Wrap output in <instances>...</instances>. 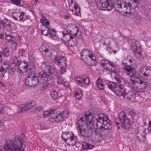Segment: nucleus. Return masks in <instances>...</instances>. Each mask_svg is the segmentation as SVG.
<instances>
[{
  "instance_id": "nucleus-1",
  "label": "nucleus",
  "mask_w": 151,
  "mask_h": 151,
  "mask_svg": "<svg viewBox=\"0 0 151 151\" xmlns=\"http://www.w3.org/2000/svg\"><path fill=\"white\" fill-rule=\"evenodd\" d=\"M45 69V72H43L42 74H40L37 75H34L31 76L33 86H35L38 83H40L43 84L42 87L44 88H46L50 84L51 77H57V72L54 67L46 64Z\"/></svg>"
},
{
  "instance_id": "nucleus-2",
  "label": "nucleus",
  "mask_w": 151,
  "mask_h": 151,
  "mask_svg": "<svg viewBox=\"0 0 151 151\" xmlns=\"http://www.w3.org/2000/svg\"><path fill=\"white\" fill-rule=\"evenodd\" d=\"M26 148L24 141L16 136L11 141H6L4 146L1 147L0 151H25Z\"/></svg>"
},
{
  "instance_id": "nucleus-3",
  "label": "nucleus",
  "mask_w": 151,
  "mask_h": 151,
  "mask_svg": "<svg viewBox=\"0 0 151 151\" xmlns=\"http://www.w3.org/2000/svg\"><path fill=\"white\" fill-rule=\"evenodd\" d=\"M68 113L67 111H62L59 113L55 111L54 109H51L49 111H46L43 113L44 117L49 116V121L54 122L64 121L67 117Z\"/></svg>"
},
{
  "instance_id": "nucleus-4",
  "label": "nucleus",
  "mask_w": 151,
  "mask_h": 151,
  "mask_svg": "<svg viewBox=\"0 0 151 151\" xmlns=\"http://www.w3.org/2000/svg\"><path fill=\"white\" fill-rule=\"evenodd\" d=\"M84 117H81L79 120L77 121V124H79L78 127L80 132L83 137H90L92 134L93 131V128L90 127V125L88 122L84 120Z\"/></svg>"
},
{
  "instance_id": "nucleus-5",
  "label": "nucleus",
  "mask_w": 151,
  "mask_h": 151,
  "mask_svg": "<svg viewBox=\"0 0 151 151\" xmlns=\"http://www.w3.org/2000/svg\"><path fill=\"white\" fill-rule=\"evenodd\" d=\"M129 119L127 118L125 113L120 112L118 115V118H115L114 123L119 129H129L131 127Z\"/></svg>"
},
{
  "instance_id": "nucleus-6",
  "label": "nucleus",
  "mask_w": 151,
  "mask_h": 151,
  "mask_svg": "<svg viewBox=\"0 0 151 151\" xmlns=\"http://www.w3.org/2000/svg\"><path fill=\"white\" fill-rule=\"evenodd\" d=\"M81 55L85 60L86 63L88 65L93 66L96 64V57L88 49L82 50L81 52Z\"/></svg>"
},
{
  "instance_id": "nucleus-7",
  "label": "nucleus",
  "mask_w": 151,
  "mask_h": 151,
  "mask_svg": "<svg viewBox=\"0 0 151 151\" xmlns=\"http://www.w3.org/2000/svg\"><path fill=\"white\" fill-rule=\"evenodd\" d=\"M84 119L85 121L88 122V124L90 125V128H93L94 129L96 127L97 128H100L101 126H102L103 122L100 120H96L95 122L94 118L89 112H87L85 114L84 116Z\"/></svg>"
},
{
  "instance_id": "nucleus-8",
  "label": "nucleus",
  "mask_w": 151,
  "mask_h": 151,
  "mask_svg": "<svg viewBox=\"0 0 151 151\" xmlns=\"http://www.w3.org/2000/svg\"><path fill=\"white\" fill-rule=\"evenodd\" d=\"M129 82L132 86L131 88L135 91H137V88L145 89L147 86V83L142 81L137 77H135L134 79H129Z\"/></svg>"
},
{
  "instance_id": "nucleus-9",
  "label": "nucleus",
  "mask_w": 151,
  "mask_h": 151,
  "mask_svg": "<svg viewBox=\"0 0 151 151\" xmlns=\"http://www.w3.org/2000/svg\"><path fill=\"white\" fill-rule=\"evenodd\" d=\"M54 63L59 66L66 67L67 62L65 57L60 55H56L54 59Z\"/></svg>"
},
{
  "instance_id": "nucleus-10",
  "label": "nucleus",
  "mask_w": 151,
  "mask_h": 151,
  "mask_svg": "<svg viewBox=\"0 0 151 151\" xmlns=\"http://www.w3.org/2000/svg\"><path fill=\"white\" fill-rule=\"evenodd\" d=\"M28 68V63L27 61H24L20 62L16 68L17 71L20 74L22 75L27 72Z\"/></svg>"
},
{
  "instance_id": "nucleus-11",
  "label": "nucleus",
  "mask_w": 151,
  "mask_h": 151,
  "mask_svg": "<svg viewBox=\"0 0 151 151\" xmlns=\"http://www.w3.org/2000/svg\"><path fill=\"white\" fill-rule=\"evenodd\" d=\"M78 29L75 24H70L68 25L66 28V32L70 35H76V37L80 38V35H77Z\"/></svg>"
},
{
  "instance_id": "nucleus-12",
  "label": "nucleus",
  "mask_w": 151,
  "mask_h": 151,
  "mask_svg": "<svg viewBox=\"0 0 151 151\" xmlns=\"http://www.w3.org/2000/svg\"><path fill=\"white\" fill-rule=\"evenodd\" d=\"M131 49L137 58L138 59H141L142 55L141 53V48L140 47L135 43L132 45Z\"/></svg>"
},
{
  "instance_id": "nucleus-13",
  "label": "nucleus",
  "mask_w": 151,
  "mask_h": 151,
  "mask_svg": "<svg viewBox=\"0 0 151 151\" xmlns=\"http://www.w3.org/2000/svg\"><path fill=\"white\" fill-rule=\"evenodd\" d=\"M115 9L118 11L125 13H128L127 11V7L126 4L123 3H121V2L117 1L115 3Z\"/></svg>"
},
{
  "instance_id": "nucleus-14",
  "label": "nucleus",
  "mask_w": 151,
  "mask_h": 151,
  "mask_svg": "<svg viewBox=\"0 0 151 151\" xmlns=\"http://www.w3.org/2000/svg\"><path fill=\"white\" fill-rule=\"evenodd\" d=\"M140 72L144 76L148 78H151V68L148 67L142 66L140 68Z\"/></svg>"
},
{
  "instance_id": "nucleus-15",
  "label": "nucleus",
  "mask_w": 151,
  "mask_h": 151,
  "mask_svg": "<svg viewBox=\"0 0 151 151\" xmlns=\"http://www.w3.org/2000/svg\"><path fill=\"white\" fill-rule=\"evenodd\" d=\"M69 8L71 10L73 14L76 16H80L81 13L80 8L78 7V5L76 3L71 4H69Z\"/></svg>"
},
{
  "instance_id": "nucleus-16",
  "label": "nucleus",
  "mask_w": 151,
  "mask_h": 151,
  "mask_svg": "<svg viewBox=\"0 0 151 151\" xmlns=\"http://www.w3.org/2000/svg\"><path fill=\"white\" fill-rule=\"evenodd\" d=\"M124 70L127 71V74L129 75L130 77H132V79H134L136 77L135 75L136 74V70L132 67L129 65H126L123 68Z\"/></svg>"
},
{
  "instance_id": "nucleus-17",
  "label": "nucleus",
  "mask_w": 151,
  "mask_h": 151,
  "mask_svg": "<svg viewBox=\"0 0 151 151\" xmlns=\"http://www.w3.org/2000/svg\"><path fill=\"white\" fill-rule=\"evenodd\" d=\"M108 71H111V76L112 78L115 79L116 81L119 78V76L117 73L119 71V69L118 67L116 65L110 68Z\"/></svg>"
},
{
  "instance_id": "nucleus-18",
  "label": "nucleus",
  "mask_w": 151,
  "mask_h": 151,
  "mask_svg": "<svg viewBox=\"0 0 151 151\" xmlns=\"http://www.w3.org/2000/svg\"><path fill=\"white\" fill-rule=\"evenodd\" d=\"M103 9L101 10L110 11L113 8L115 7V4L111 0H107L104 2L103 4Z\"/></svg>"
},
{
  "instance_id": "nucleus-19",
  "label": "nucleus",
  "mask_w": 151,
  "mask_h": 151,
  "mask_svg": "<svg viewBox=\"0 0 151 151\" xmlns=\"http://www.w3.org/2000/svg\"><path fill=\"white\" fill-rule=\"evenodd\" d=\"M125 91V88L124 87L120 86L119 84L116 83L114 88L113 91L117 96H120L122 95L123 92H124Z\"/></svg>"
},
{
  "instance_id": "nucleus-20",
  "label": "nucleus",
  "mask_w": 151,
  "mask_h": 151,
  "mask_svg": "<svg viewBox=\"0 0 151 151\" xmlns=\"http://www.w3.org/2000/svg\"><path fill=\"white\" fill-rule=\"evenodd\" d=\"M101 64L103 66L104 68L108 70L111 67L116 65L106 60H101Z\"/></svg>"
},
{
  "instance_id": "nucleus-21",
  "label": "nucleus",
  "mask_w": 151,
  "mask_h": 151,
  "mask_svg": "<svg viewBox=\"0 0 151 151\" xmlns=\"http://www.w3.org/2000/svg\"><path fill=\"white\" fill-rule=\"evenodd\" d=\"M75 80L81 86L84 83L86 85L88 84L90 82L89 79L86 76H85V77H77L75 78Z\"/></svg>"
},
{
  "instance_id": "nucleus-22",
  "label": "nucleus",
  "mask_w": 151,
  "mask_h": 151,
  "mask_svg": "<svg viewBox=\"0 0 151 151\" xmlns=\"http://www.w3.org/2000/svg\"><path fill=\"white\" fill-rule=\"evenodd\" d=\"M50 92L51 96L53 100H55L56 99L61 96L60 92L57 91L54 89L51 90Z\"/></svg>"
},
{
  "instance_id": "nucleus-23",
  "label": "nucleus",
  "mask_w": 151,
  "mask_h": 151,
  "mask_svg": "<svg viewBox=\"0 0 151 151\" xmlns=\"http://www.w3.org/2000/svg\"><path fill=\"white\" fill-rule=\"evenodd\" d=\"M77 138L72 133H71V134L70 135L69 137L68 138V139H67L65 142H67L71 144H75L76 140Z\"/></svg>"
},
{
  "instance_id": "nucleus-24",
  "label": "nucleus",
  "mask_w": 151,
  "mask_h": 151,
  "mask_svg": "<svg viewBox=\"0 0 151 151\" xmlns=\"http://www.w3.org/2000/svg\"><path fill=\"white\" fill-rule=\"evenodd\" d=\"M62 34L63 35L62 39L65 42H68L70 37H72L70 36V35L68 34L66 31L63 32H62Z\"/></svg>"
},
{
  "instance_id": "nucleus-25",
  "label": "nucleus",
  "mask_w": 151,
  "mask_h": 151,
  "mask_svg": "<svg viewBox=\"0 0 151 151\" xmlns=\"http://www.w3.org/2000/svg\"><path fill=\"white\" fill-rule=\"evenodd\" d=\"M101 127L106 129L109 130V131L110 132L112 128V125L110 123H108L106 121H103L102 126H101Z\"/></svg>"
},
{
  "instance_id": "nucleus-26",
  "label": "nucleus",
  "mask_w": 151,
  "mask_h": 151,
  "mask_svg": "<svg viewBox=\"0 0 151 151\" xmlns=\"http://www.w3.org/2000/svg\"><path fill=\"white\" fill-rule=\"evenodd\" d=\"M77 42V41L76 38L72 37H70V39L68 41V46L71 47L75 46Z\"/></svg>"
},
{
  "instance_id": "nucleus-27",
  "label": "nucleus",
  "mask_w": 151,
  "mask_h": 151,
  "mask_svg": "<svg viewBox=\"0 0 151 151\" xmlns=\"http://www.w3.org/2000/svg\"><path fill=\"white\" fill-rule=\"evenodd\" d=\"M32 82V77L31 76H28L25 80V83L26 84L30 87L33 86Z\"/></svg>"
},
{
  "instance_id": "nucleus-28",
  "label": "nucleus",
  "mask_w": 151,
  "mask_h": 151,
  "mask_svg": "<svg viewBox=\"0 0 151 151\" xmlns=\"http://www.w3.org/2000/svg\"><path fill=\"white\" fill-rule=\"evenodd\" d=\"M82 148L86 150L93 148L94 146L93 145H90L86 142H83L82 145Z\"/></svg>"
},
{
  "instance_id": "nucleus-29",
  "label": "nucleus",
  "mask_w": 151,
  "mask_h": 151,
  "mask_svg": "<svg viewBox=\"0 0 151 151\" xmlns=\"http://www.w3.org/2000/svg\"><path fill=\"white\" fill-rule=\"evenodd\" d=\"M124 92L122 93V94L121 96H122L124 97H125L126 96H127V98L129 100L131 99L132 97L133 96V95L132 93V91L129 92L127 93V89H125V91H124Z\"/></svg>"
},
{
  "instance_id": "nucleus-30",
  "label": "nucleus",
  "mask_w": 151,
  "mask_h": 151,
  "mask_svg": "<svg viewBox=\"0 0 151 151\" xmlns=\"http://www.w3.org/2000/svg\"><path fill=\"white\" fill-rule=\"evenodd\" d=\"M72 132H63L61 137L62 139H63L65 141L67 139H68V137H69L70 135L71 134Z\"/></svg>"
},
{
  "instance_id": "nucleus-31",
  "label": "nucleus",
  "mask_w": 151,
  "mask_h": 151,
  "mask_svg": "<svg viewBox=\"0 0 151 151\" xmlns=\"http://www.w3.org/2000/svg\"><path fill=\"white\" fill-rule=\"evenodd\" d=\"M57 77L56 78H57V82L60 85H63L64 86L65 85V84L66 83V80H65V78H62V79H60L58 78V76L57 75ZM53 78L51 77V80L50 81V83H51V81H52V78Z\"/></svg>"
},
{
  "instance_id": "nucleus-32",
  "label": "nucleus",
  "mask_w": 151,
  "mask_h": 151,
  "mask_svg": "<svg viewBox=\"0 0 151 151\" xmlns=\"http://www.w3.org/2000/svg\"><path fill=\"white\" fill-rule=\"evenodd\" d=\"M25 104L27 111L32 109L34 108V106H35V102L33 101L27 103H25Z\"/></svg>"
},
{
  "instance_id": "nucleus-33",
  "label": "nucleus",
  "mask_w": 151,
  "mask_h": 151,
  "mask_svg": "<svg viewBox=\"0 0 151 151\" xmlns=\"http://www.w3.org/2000/svg\"><path fill=\"white\" fill-rule=\"evenodd\" d=\"M128 112L132 119L133 121L134 122H136L137 121V117L135 116V113L134 111L132 110H130V111H128Z\"/></svg>"
},
{
  "instance_id": "nucleus-34",
  "label": "nucleus",
  "mask_w": 151,
  "mask_h": 151,
  "mask_svg": "<svg viewBox=\"0 0 151 151\" xmlns=\"http://www.w3.org/2000/svg\"><path fill=\"white\" fill-rule=\"evenodd\" d=\"M26 104H24L21 105L18 109L17 111L18 112H24L27 111Z\"/></svg>"
},
{
  "instance_id": "nucleus-35",
  "label": "nucleus",
  "mask_w": 151,
  "mask_h": 151,
  "mask_svg": "<svg viewBox=\"0 0 151 151\" xmlns=\"http://www.w3.org/2000/svg\"><path fill=\"white\" fill-rule=\"evenodd\" d=\"M7 27L10 29L13 30H15L17 28V26L14 23L11 22L10 21L9 22Z\"/></svg>"
},
{
  "instance_id": "nucleus-36",
  "label": "nucleus",
  "mask_w": 151,
  "mask_h": 151,
  "mask_svg": "<svg viewBox=\"0 0 151 151\" xmlns=\"http://www.w3.org/2000/svg\"><path fill=\"white\" fill-rule=\"evenodd\" d=\"M106 85L111 90L113 91L114 88L115 86L116 85V83L114 82H110L106 83Z\"/></svg>"
},
{
  "instance_id": "nucleus-37",
  "label": "nucleus",
  "mask_w": 151,
  "mask_h": 151,
  "mask_svg": "<svg viewBox=\"0 0 151 151\" xmlns=\"http://www.w3.org/2000/svg\"><path fill=\"white\" fill-rule=\"evenodd\" d=\"M41 22L44 25L42 26L43 27L45 26H48L49 24V23L47 19L44 16L42 17V18L41 19Z\"/></svg>"
},
{
  "instance_id": "nucleus-38",
  "label": "nucleus",
  "mask_w": 151,
  "mask_h": 151,
  "mask_svg": "<svg viewBox=\"0 0 151 151\" xmlns=\"http://www.w3.org/2000/svg\"><path fill=\"white\" fill-rule=\"evenodd\" d=\"M74 94L75 98L78 99H80L82 96V94L80 91H75Z\"/></svg>"
},
{
  "instance_id": "nucleus-39",
  "label": "nucleus",
  "mask_w": 151,
  "mask_h": 151,
  "mask_svg": "<svg viewBox=\"0 0 151 151\" xmlns=\"http://www.w3.org/2000/svg\"><path fill=\"white\" fill-rule=\"evenodd\" d=\"M116 81L118 82L117 83L119 84L120 86L121 87H124V86L126 84L125 81L120 77H119Z\"/></svg>"
},
{
  "instance_id": "nucleus-40",
  "label": "nucleus",
  "mask_w": 151,
  "mask_h": 151,
  "mask_svg": "<svg viewBox=\"0 0 151 151\" xmlns=\"http://www.w3.org/2000/svg\"><path fill=\"white\" fill-rule=\"evenodd\" d=\"M41 31L42 35L46 36L47 34L49 35V28L45 26L43 29H41Z\"/></svg>"
},
{
  "instance_id": "nucleus-41",
  "label": "nucleus",
  "mask_w": 151,
  "mask_h": 151,
  "mask_svg": "<svg viewBox=\"0 0 151 151\" xmlns=\"http://www.w3.org/2000/svg\"><path fill=\"white\" fill-rule=\"evenodd\" d=\"M96 5L98 8L100 10L103 9L102 5L104 4V3L101 0H96Z\"/></svg>"
},
{
  "instance_id": "nucleus-42",
  "label": "nucleus",
  "mask_w": 151,
  "mask_h": 151,
  "mask_svg": "<svg viewBox=\"0 0 151 151\" xmlns=\"http://www.w3.org/2000/svg\"><path fill=\"white\" fill-rule=\"evenodd\" d=\"M6 72L5 67L2 66H0V77H3Z\"/></svg>"
},
{
  "instance_id": "nucleus-43",
  "label": "nucleus",
  "mask_w": 151,
  "mask_h": 151,
  "mask_svg": "<svg viewBox=\"0 0 151 151\" xmlns=\"http://www.w3.org/2000/svg\"><path fill=\"white\" fill-rule=\"evenodd\" d=\"M2 53L4 57H8L9 54V49L6 47L3 50Z\"/></svg>"
},
{
  "instance_id": "nucleus-44",
  "label": "nucleus",
  "mask_w": 151,
  "mask_h": 151,
  "mask_svg": "<svg viewBox=\"0 0 151 151\" xmlns=\"http://www.w3.org/2000/svg\"><path fill=\"white\" fill-rule=\"evenodd\" d=\"M40 50L41 52H44L46 53L49 52V47L44 45H42L40 48Z\"/></svg>"
},
{
  "instance_id": "nucleus-45",
  "label": "nucleus",
  "mask_w": 151,
  "mask_h": 151,
  "mask_svg": "<svg viewBox=\"0 0 151 151\" xmlns=\"http://www.w3.org/2000/svg\"><path fill=\"white\" fill-rule=\"evenodd\" d=\"M35 68L34 66H33L32 67L29 68L28 71V72L29 74V76H33L34 75H36L35 74Z\"/></svg>"
},
{
  "instance_id": "nucleus-46",
  "label": "nucleus",
  "mask_w": 151,
  "mask_h": 151,
  "mask_svg": "<svg viewBox=\"0 0 151 151\" xmlns=\"http://www.w3.org/2000/svg\"><path fill=\"white\" fill-rule=\"evenodd\" d=\"M100 128L101 129V137L107 134L110 132L109 130L106 129L102 127H101Z\"/></svg>"
},
{
  "instance_id": "nucleus-47",
  "label": "nucleus",
  "mask_w": 151,
  "mask_h": 151,
  "mask_svg": "<svg viewBox=\"0 0 151 151\" xmlns=\"http://www.w3.org/2000/svg\"><path fill=\"white\" fill-rule=\"evenodd\" d=\"M104 114H99L96 117V120H100L101 122L104 121Z\"/></svg>"
},
{
  "instance_id": "nucleus-48",
  "label": "nucleus",
  "mask_w": 151,
  "mask_h": 151,
  "mask_svg": "<svg viewBox=\"0 0 151 151\" xmlns=\"http://www.w3.org/2000/svg\"><path fill=\"white\" fill-rule=\"evenodd\" d=\"M139 1L138 0H134L132 1L131 4L132 8L133 9H135L137 6Z\"/></svg>"
},
{
  "instance_id": "nucleus-49",
  "label": "nucleus",
  "mask_w": 151,
  "mask_h": 151,
  "mask_svg": "<svg viewBox=\"0 0 151 151\" xmlns=\"http://www.w3.org/2000/svg\"><path fill=\"white\" fill-rule=\"evenodd\" d=\"M56 32L54 29H50L49 30V35L51 37H54L56 35Z\"/></svg>"
},
{
  "instance_id": "nucleus-50",
  "label": "nucleus",
  "mask_w": 151,
  "mask_h": 151,
  "mask_svg": "<svg viewBox=\"0 0 151 151\" xmlns=\"http://www.w3.org/2000/svg\"><path fill=\"white\" fill-rule=\"evenodd\" d=\"M3 27H6L8 24H9V21L6 18L4 19L3 20H2Z\"/></svg>"
},
{
  "instance_id": "nucleus-51",
  "label": "nucleus",
  "mask_w": 151,
  "mask_h": 151,
  "mask_svg": "<svg viewBox=\"0 0 151 151\" xmlns=\"http://www.w3.org/2000/svg\"><path fill=\"white\" fill-rule=\"evenodd\" d=\"M95 133L96 135L101 137V128H95Z\"/></svg>"
},
{
  "instance_id": "nucleus-52",
  "label": "nucleus",
  "mask_w": 151,
  "mask_h": 151,
  "mask_svg": "<svg viewBox=\"0 0 151 151\" xmlns=\"http://www.w3.org/2000/svg\"><path fill=\"white\" fill-rule=\"evenodd\" d=\"M11 1V2L16 5H18L21 4V0H10Z\"/></svg>"
},
{
  "instance_id": "nucleus-53",
  "label": "nucleus",
  "mask_w": 151,
  "mask_h": 151,
  "mask_svg": "<svg viewBox=\"0 0 151 151\" xmlns=\"http://www.w3.org/2000/svg\"><path fill=\"white\" fill-rule=\"evenodd\" d=\"M3 33L5 35V36L11 35V32L6 29H3Z\"/></svg>"
},
{
  "instance_id": "nucleus-54",
  "label": "nucleus",
  "mask_w": 151,
  "mask_h": 151,
  "mask_svg": "<svg viewBox=\"0 0 151 151\" xmlns=\"http://www.w3.org/2000/svg\"><path fill=\"white\" fill-rule=\"evenodd\" d=\"M17 45V42H13L11 45V49L13 51H14L16 49Z\"/></svg>"
},
{
  "instance_id": "nucleus-55",
  "label": "nucleus",
  "mask_w": 151,
  "mask_h": 151,
  "mask_svg": "<svg viewBox=\"0 0 151 151\" xmlns=\"http://www.w3.org/2000/svg\"><path fill=\"white\" fill-rule=\"evenodd\" d=\"M60 67V69L59 70L60 73L63 74L66 72V69L65 68V67H63V66H59Z\"/></svg>"
},
{
  "instance_id": "nucleus-56",
  "label": "nucleus",
  "mask_w": 151,
  "mask_h": 151,
  "mask_svg": "<svg viewBox=\"0 0 151 151\" xmlns=\"http://www.w3.org/2000/svg\"><path fill=\"white\" fill-rule=\"evenodd\" d=\"M96 84L97 85L99 84L100 86H104V84L102 82V80L99 78L96 81Z\"/></svg>"
},
{
  "instance_id": "nucleus-57",
  "label": "nucleus",
  "mask_w": 151,
  "mask_h": 151,
  "mask_svg": "<svg viewBox=\"0 0 151 151\" xmlns=\"http://www.w3.org/2000/svg\"><path fill=\"white\" fill-rule=\"evenodd\" d=\"M134 19H135L136 21L138 22L139 21L141 20V17L139 15L135 16L134 17Z\"/></svg>"
},
{
  "instance_id": "nucleus-58",
  "label": "nucleus",
  "mask_w": 151,
  "mask_h": 151,
  "mask_svg": "<svg viewBox=\"0 0 151 151\" xmlns=\"http://www.w3.org/2000/svg\"><path fill=\"white\" fill-rule=\"evenodd\" d=\"M3 64L4 65H5L6 66L5 67V68L6 69H7L8 68V67L9 66V64L8 62H4L3 63Z\"/></svg>"
},
{
  "instance_id": "nucleus-59",
  "label": "nucleus",
  "mask_w": 151,
  "mask_h": 151,
  "mask_svg": "<svg viewBox=\"0 0 151 151\" xmlns=\"http://www.w3.org/2000/svg\"><path fill=\"white\" fill-rule=\"evenodd\" d=\"M4 105L1 104H0V114L3 111H4Z\"/></svg>"
},
{
  "instance_id": "nucleus-60",
  "label": "nucleus",
  "mask_w": 151,
  "mask_h": 151,
  "mask_svg": "<svg viewBox=\"0 0 151 151\" xmlns=\"http://www.w3.org/2000/svg\"><path fill=\"white\" fill-rule=\"evenodd\" d=\"M42 107L41 106H38L36 107L35 108V110H36V111H41L42 109Z\"/></svg>"
},
{
  "instance_id": "nucleus-61",
  "label": "nucleus",
  "mask_w": 151,
  "mask_h": 151,
  "mask_svg": "<svg viewBox=\"0 0 151 151\" xmlns=\"http://www.w3.org/2000/svg\"><path fill=\"white\" fill-rule=\"evenodd\" d=\"M77 139H76V142L75 144H72L73 146L75 145L76 147H78L80 146L79 145H81V144L80 143H79L78 142L77 143Z\"/></svg>"
},
{
  "instance_id": "nucleus-62",
  "label": "nucleus",
  "mask_w": 151,
  "mask_h": 151,
  "mask_svg": "<svg viewBox=\"0 0 151 151\" xmlns=\"http://www.w3.org/2000/svg\"><path fill=\"white\" fill-rule=\"evenodd\" d=\"M19 17L20 18L19 20L20 21L24 22L25 20V18L23 16H22L21 15H19Z\"/></svg>"
},
{
  "instance_id": "nucleus-63",
  "label": "nucleus",
  "mask_w": 151,
  "mask_h": 151,
  "mask_svg": "<svg viewBox=\"0 0 151 151\" xmlns=\"http://www.w3.org/2000/svg\"><path fill=\"white\" fill-rule=\"evenodd\" d=\"M40 127L43 130L45 129L46 128V125H43V124H41L40 125Z\"/></svg>"
},
{
  "instance_id": "nucleus-64",
  "label": "nucleus",
  "mask_w": 151,
  "mask_h": 151,
  "mask_svg": "<svg viewBox=\"0 0 151 151\" xmlns=\"http://www.w3.org/2000/svg\"><path fill=\"white\" fill-rule=\"evenodd\" d=\"M99 89L100 90H104V86H100L99 84L97 85Z\"/></svg>"
}]
</instances>
